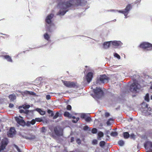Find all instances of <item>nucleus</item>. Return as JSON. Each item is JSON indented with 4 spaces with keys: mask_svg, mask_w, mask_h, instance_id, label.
<instances>
[{
    "mask_svg": "<svg viewBox=\"0 0 152 152\" xmlns=\"http://www.w3.org/2000/svg\"><path fill=\"white\" fill-rule=\"evenodd\" d=\"M54 2L58 3V7L59 10L57 15L60 16L64 15L73 6H84L86 3L84 0H69L65 1L66 0H54Z\"/></svg>",
    "mask_w": 152,
    "mask_h": 152,
    "instance_id": "f257e3e1",
    "label": "nucleus"
},
{
    "mask_svg": "<svg viewBox=\"0 0 152 152\" xmlns=\"http://www.w3.org/2000/svg\"><path fill=\"white\" fill-rule=\"evenodd\" d=\"M132 7L131 4H128L125 9L123 10H107V12H117L119 13H121L124 14L125 16V18H127V15L129 13L130 11L132 9Z\"/></svg>",
    "mask_w": 152,
    "mask_h": 152,
    "instance_id": "f03ea898",
    "label": "nucleus"
},
{
    "mask_svg": "<svg viewBox=\"0 0 152 152\" xmlns=\"http://www.w3.org/2000/svg\"><path fill=\"white\" fill-rule=\"evenodd\" d=\"M142 109L141 111L142 114L145 115H151L150 113L151 109L150 107H148V105L145 103H142Z\"/></svg>",
    "mask_w": 152,
    "mask_h": 152,
    "instance_id": "7ed1b4c3",
    "label": "nucleus"
},
{
    "mask_svg": "<svg viewBox=\"0 0 152 152\" xmlns=\"http://www.w3.org/2000/svg\"><path fill=\"white\" fill-rule=\"evenodd\" d=\"M93 91L94 95L93 97L95 99H99L103 95V92L99 87H96L95 89H94Z\"/></svg>",
    "mask_w": 152,
    "mask_h": 152,
    "instance_id": "20e7f679",
    "label": "nucleus"
},
{
    "mask_svg": "<svg viewBox=\"0 0 152 152\" xmlns=\"http://www.w3.org/2000/svg\"><path fill=\"white\" fill-rule=\"evenodd\" d=\"M109 80V78L106 75H100L97 78L96 83L100 84L101 83H107Z\"/></svg>",
    "mask_w": 152,
    "mask_h": 152,
    "instance_id": "39448f33",
    "label": "nucleus"
},
{
    "mask_svg": "<svg viewBox=\"0 0 152 152\" xmlns=\"http://www.w3.org/2000/svg\"><path fill=\"white\" fill-rule=\"evenodd\" d=\"M141 86L136 80H134L133 83L131 85L130 87V90L131 91L135 92L137 91V90L139 89Z\"/></svg>",
    "mask_w": 152,
    "mask_h": 152,
    "instance_id": "423d86ee",
    "label": "nucleus"
},
{
    "mask_svg": "<svg viewBox=\"0 0 152 152\" xmlns=\"http://www.w3.org/2000/svg\"><path fill=\"white\" fill-rule=\"evenodd\" d=\"M140 47L145 50H152V44L148 42H143L141 44Z\"/></svg>",
    "mask_w": 152,
    "mask_h": 152,
    "instance_id": "0eeeda50",
    "label": "nucleus"
},
{
    "mask_svg": "<svg viewBox=\"0 0 152 152\" xmlns=\"http://www.w3.org/2000/svg\"><path fill=\"white\" fill-rule=\"evenodd\" d=\"M55 134L57 136H61L63 134V129L60 126L55 127L54 129Z\"/></svg>",
    "mask_w": 152,
    "mask_h": 152,
    "instance_id": "6e6552de",
    "label": "nucleus"
},
{
    "mask_svg": "<svg viewBox=\"0 0 152 152\" xmlns=\"http://www.w3.org/2000/svg\"><path fill=\"white\" fill-rule=\"evenodd\" d=\"M54 15L53 14H51L47 16L45 20L46 26L53 23L52 22V19Z\"/></svg>",
    "mask_w": 152,
    "mask_h": 152,
    "instance_id": "1a4fd4ad",
    "label": "nucleus"
},
{
    "mask_svg": "<svg viewBox=\"0 0 152 152\" xmlns=\"http://www.w3.org/2000/svg\"><path fill=\"white\" fill-rule=\"evenodd\" d=\"M8 143V140L6 139L3 140L1 142L0 145V152L4 150Z\"/></svg>",
    "mask_w": 152,
    "mask_h": 152,
    "instance_id": "9d476101",
    "label": "nucleus"
},
{
    "mask_svg": "<svg viewBox=\"0 0 152 152\" xmlns=\"http://www.w3.org/2000/svg\"><path fill=\"white\" fill-rule=\"evenodd\" d=\"M46 30L50 32H51L54 31L56 27L53 23L49 24L46 26Z\"/></svg>",
    "mask_w": 152,
    "mask_h": 152,
    "instance_id": "9b49d317",
    "label": "nucleus"
},
{
    "mask_svg": "<svg viewBox=\"0 0 152 152\" xmlns=\"http://www.w3.org/2000/svg\"><path fill=\"white\" fill-rule=\"evenodd\" d=\"M63 83L65 86L70 88H75L76 86L75 83L73 82L64 81Z\"/></svg>",
    "mask_w": 152,
    "mask_h": 152,
    "instance_id": "f8f14e48",
    "label": "nucleus"
},
{
    "mask_svg": "<svg viewBox=\"0 0 152 152\" xmlns=\"http://www.w3.org/2000/svg\"><path fill=\"white\" fill-rule=\"evenodd\" d=\"M15 119L17 123L20 125L22 126H24L25 125V122L23 119V118L22 117L19 116V117H15Z\"/></svg>",
    "mask_w": 152,
    "mask_h": 152,
    "instance_id": "ddd939ff",
    "label": "nucleus"
},
{
    "mask_svg": "<svg viewBox=\"0 0 152 152\" xmlns=\"http://www.w3.org/2000/svg\"><path fill=\"white\" fill-rule=\"evenodd\" d=\"M111 45L115 47L121 46L123 45L120 41H110Z\"/></svg>",
    "mask_w": 152,
    "mask_h": 152,
    "instance_id": "4468645a",
    "label": "nucleus"
},
{
    "mask_svg": "<svg viewBox=\"0 0 152 152\" xmlns=\"http://www.w3.org/2000/svg\"><path fill=\"white\" fill-rule=\"evenodd\" d=\"M93 73L91 72H88L86 76V79L88 83H90L92 80Z\"/></svg>",
    "mask_w": 152,
    "mask_h": 152,
    "instance_id": "2eb2a0df",
    "label": "nucleus"
},
{
    "mask_svg": "<svg viewBox=\"0 0 152 152\" xmlns=\"http://www.w3.org/2000/svg\"><path fill=\"white\" fill-rule=\"evenodd\" d=\"M144 146L146 149H150L152 148V142L149 141L146 142L144 143Z\"/></svg>",
    "mask_w": 152,
    "mask_h": 152,
    "instance_id": "dca6fc26",
    "label": "nucleus"
},
{
    "mask_svg": "<svg viewBox=\"0 0 152 152\" xmlns=\"http://www.w3.org/2000/svg\"><path fill=\"white\" fill-rule=\"evenodd\" d=\"M25 138L26 140H34L35 138V136L34 135L32 134H29L25 136Z\"/></svg>",
    "mask_w": 152,
    "mask_h": 152,
    "instance_id": "f3484780",
    "label": "nucleus"
},
{
    "mask_svg": "<svg viewBox=\"0 0 152 152\" xmlns=\"http://www.w3.org/2000/svg\"><path fill=\"white\" fill-rule=\"evenodd\" d=\"M15 130L14 128L12 127L10 129L8 136L9 137H12L13 135L15 134Z\"/></svg>",
    "mask_w": 152,
    "mask_h": 152,
    "instance_id": "a211bd4d",
    "label": "nucleus"
},
{
    "mask_svg": "<svg viewBox=\"0 0 152 152\" xmlns=\"http://www.w3.org/2000/svg\"><path fill=\"white\" fill-rule=\"evenodd\" d=\"M2 57L4 59H6L8 62L12 63L13 61L11 56L8 55H3Z\"/></svg>",
    "mask_w": 152,
    "mask_h": 152,
    "instance_id": "6ab92c4d",
    "label": "nucleus"
},
{
    "mask_svg": "<svg viewBox=\"0 0 152 152\" xmlns=\"http://www.w3.org/2000/svg\"><path fill=\"white\" fill-rule=\"evenodd\" d=\"M111 45L110 41L105 42L103 44V47L105 49L108 48Z\"/></svg>",
    "mask_w": 152,
    "mask_h": 152,
    "instance_id": "aec40b11",
    "label": "nucleus"
},
{
    "mask_svg": "<svg viewBox=\"0 0 152 152\" xmlns=\"http://www.w3.org/2000/svg\"><path fill=\"white\" fill-rule=\"evenodd\" d=\"M35 110L38 112L42 115H44L45 114V112L40 108H37L35 109Z\"/></svg>",
    "mask_w": 152,
    "mask_h": 152,
    "instance_id": "412c9836",
    "label": "nucleus"
},
{
    "mask_svg": "<svg viewBox=\"0 0 152 152\" xmlns=\"http://www.w3.org/2000/svg\"><path fill=\"white\" fill-rule=\"evenodd\" d=\"M9 98L10 101H13L16 99V96L15 94H11L9 96Z\"/></svg>",
    "mask_w": 152,
    "mask_h": 152,
    "instance_id": "4be33fe9",
    "label": "nucleus"
},
{
    "mask_svg": "<svg viewBox=\"0 0 152 152\" xmlns=\"http://www.w3.org/2000/svg\"><path fill=\"white\" fill-rule=\"evenodd\" d=\"M64 115L65 116L68 117L69 118H72V115L70 114L68 112H65Z\"/></svg>",
    "mask_w": 152,
    "mask_h": 152,
    "instance_id": "5701e85b",
    "label": "nucleus"
},
{
    "mask_svg": "<svg viewBox=\"0 0 152 152\" xmlns=\"http://www.w3.org/2000/svg\"><path fill=\"white\" fill-rule=\"evenodd\" d=\"M98 139L99 140H101V138L103 136V133L102 132H100L98 134Z\"/></svg>",
    "mask_w": 152,
    "mask_h": 152,
    "instance_id": "b1692460",
    "label": "nucleus"
},
{
    "mask_svg": "<svg viewBox=\"0 0 152 152\" xmlns=\"http://www.w3.org/2000/svg\"><path fill=\"white\" fill-rule=\"evenodd\" d=\"M20 113H24L25 114H28L29 112V110H27L20 109L19 110Z\"/></svg>",
    "mask_w": 152,
    "mask_h": 152,
    "instance_id": "393cba45",
    "label": "nucleus"
},
{
    "mask_svg": "<svg viewBox=\"0 0 152 152\" xmlns=\"http://www.w3.org/2000/svg\"><path fill=\"white\" fill-rule=\"evenodd\" d=\"M44 38L47 40H48L50 38V36L47 33H45L44 35Z\"/></svg>",
    "mask_w": 152,
    "mask_h": 152,
    "instance_id": "a878e982",
    "label": "nucleus"
},
{
    "mask_svg": "<svg viewBox=\"0 0 152 152\" xmlns=\"http://www.w3.org/2000/svg\"><path fill=\"white\" fill-rule=\"evenodd\" d=\"M130 135L128 132L124 133V137L125 139H127L129 137Z\"/></svg>",
    "mask_w": 152,
    "mask_h": 152,
    "instance_id": "bb28decb",
    "label": "nucleus"
},
{
    "mask_svg": "<svg viewBox=\"0 0 152 152\" xmlns=\"http://www.w3.org/2000/svg\"><path fill=\"white\" fill-rule=\"evenodd\" d=\"M110 135L111 136L115 137L118 135V133L116 132H113L110 133Z\"/></svg>",
    "mask_w": 152,
    "mask_h": 152,
    "instance_id": "cd10ccee",
    "label": "nucleus"
},
{
    "mask_svg": "<svg viewBox=\"0 0 152 152\" xmlns=\"http://www.w3.org/2000/svg\"><path fill=\"white\" fill-rule=\"evenodd\" d=\"M118 144L120 146H123L124 144V142L123 140H121L118 142Z\"/></svg>",
    "mask_w": 152,
    "mask_h": 152,
    "instance_id": "c85d7f7f",
    "label": "nucleus"
},
{
    "mask_svg": "<svg viewBox=\"0 0 152 152\" xmlns=\"http://www.w3.org/2000/svg\"><path fill=\"white\" fill-rule=\"evenodd\" d=\"M145 100L146 101L148 102L149 101V95L147 93L146 94V95L145 97Z\"/></svg>",
    "mask_w": 152,
    "mask_h": 152,
    "instance_id": "c756f323",
    "label": "nucleus"
},
{
    "mask_svg": "<svg viewBox=\"0 0 152 152\" xmlns=\"http://www.w3.org/2000/svg\"><path fill=\"white\" fill-rule=\"evenodd\" d=\"M129 137L131 139H135L136 138V135L133 133L131 134Z\"/></svg>",
    "mask_w": 152,
    "mask_h": 152,
    "instance_id": "7c9ffc66",
    "label": "nucleus"
},
{
    "mask_svg": "<svg viewBox=\"0 0 152 152\" xmlns=\"http://www.w3.org/2000/svg\"><path fill=\"white\" fill-rule=\"evenodd\" d=\"M105 142L104 141H101L99 143V145L100 146L103 147L105 145Z\"/></svg>",
    "mask_w": 152,
    "mask_h": 152,
    "instance_id": "2f4dec72",
    "label": "nucleus"
},
{
    "mask_svg": "<svg viewBox=\"0 0 152 152\" xmlns=\"http://www.w3.org/2000/svg\"><path fill=\"white\" fill-rule=\"evenodd\" d=\"M85 121L87 122H90L91 119V118L88 116H86V117L85 119Z\"/></svg>",
    "mask_w": 152,
    "mask_h": 152,
    "instance_id": "473e14b6",
    "label": "nucleus"
},
{
    "mask_svg": "<svg viewBox=\"0 0 152 152\" xmlns=\"http://www.w3.org/2000/svg\"><path fill=\"white\" fill-rule=\"evenodd\" d=\"M30 107L29 105L27 104L23 106V108L24 109L26 110V109H28Z\"/></svg>",
    "mask_w": 152,
    "mask_h": 152,
    "instance_id": "72a5a7b5",
    "label": "nucleus"
},
{
    "mask_svg": "<svg viewBox=\"0 0 152 152\" xmlns=\"http://www.w3.org/2000/svg\"><path fill=\"white\" fill-rule=\"evenodd\" d=\"M59 115V113L58 112H57L56 113L55 115L53 116V119H55L57 118Z\"/></svg>",
    "mask_w": 152,
    "mask_h": 152,
    "instance_id": "f704fd0d",
    "label": "nucleus"
},
{
    "mask_svg": "<svg viewBox=\"0 0 152 152\" xmlns=\"http://www.w3.org/2000/svg\"><path fill=\"white\" fill-rule=\"evenodd\" d=\"M87 116V115L85 113H82L80 115V117L81 118L85 119Z\"/></svg>",
    "mask_w": 152,
    "mask_h": 152,
    "instance_id": "c9c22d12",
    "label": "nucleus"
},
{
    "mask_svg": "<svg viewBox=\"0 0 152 152\" xmlns=\"http://www.w3.org/2000/svg\"><path fill=\"white\" fill-rule=\"evenodd\" d=\"M114 55L115 57L117 58L118 59H120L121 58L120 56L117 53H114Z\"/></svg>",
    "mask_w": 152,
    "mask_h": 152,
    "instance_id": "e433bc0d",
    "label": "nucleus"
},
{
    "mask_svg": "<svg viewBox=\"0 0 152 152\" xmlns=\"http://www.w3.org/2000/svg\"><path fill=\"white\" fill-rule=\"evenodd\" d=\"M97 132V129L96 128H94L92 130V133L93 134H96Z\"/></svg>",
    "mask_w": 152,
    "mask_h": 152,
    "instance_id": "4c0bfd02",
    "label": "nucleus"
},
{
    "mask_svg": "<svg viewBox=\"0 0 152 152\" xmlns=\"http://www.w3.org/2000/svg\"><path fill=\"white\" fill-rule=\"evenodd\" d=\"M31 122L30 121H28L26 122V125L28 126H31Z\"/></svg>",
    "mask_w": 152,
    "mask_h": 152,
    "instance_id": "58836bf2",
    "label": "nucleus"
},
{
    "mask_svg": "<svg viewBox=\"0 0 152 152\" xmlns=\"http://www.w3.org/2000/svg\"><path fill=\"white\" fill-rule=\"evenodd\" d=\"M79 118H76L75 120H72V122L74 123H76L77 122L79 121Z\"/></svg>",
    "mask_w": 152,
    "mask_h": 152,
    "instance_id": "ea45409f",
    "label": "nucleus"
},
{
    "mask_svg": "<svg viewBox=\"0 0 152 152\" xmlns=\"http://www.w3.org/2000/svg\"><path fill=\"white\" fill-rule=\"evenodd\" d=\"M35 121H36L38 122H41L42 121V119H41V118H36L35 119Z\"/></svg>",
    "mask_w": 152,
    "mask_h": 152,
    "instance_id": "a19ab883",
    "label": "nucleus"
},
{
    "mask_svg": "<svg viewBox=\"0 0 152 152\" xmlns=\"http://www.w3.org/2000/svg\"><path fill=\"white\" fill-rule=\"evenodd\" d=\"M89 129V128L88 126L86 125L83 128V129L85 131L87 130L88 129Z\"/></svg>",
    "mask_w": 152,
    "mask_h": 152,
    "instance_id": "79ce46f5",
    "label": "nucleus"
},
{
    "mask_svg": "<svg viewBox=\"0 0 152 152\" xmlns=\"http://www.w3.org/2000/svg\"><path fill=\"white\" fill-rule=\"evenodd\" d=\"M76 141L77 143L79 145H80L81 143V141L79 138H77L76 139Z\"/></svg>",
    "mask_w": 152,
    "mask_h": 152,
    "instance_id": "37998d69",
    "label": "nucleus"
},
{
    "mask_svg": "<svg viewBox=\"0 0 152 152\" xmlns=\"http://www.w3.org/2000/svg\"><path fill=\"white\" fill-rule=\"evenodd\" d=\"M92 144L93 145H96L97 144V140H94L92 142Z\"/></svg>",
    "mask_w": 152,
    "mask_h": 152,
    "instance_id": "c03bdc74",
    "label": "nucleus"
},
{
    "mask_svg": "<svg viewBox=\"0 0 152 152\" xmlns=\"http://www.w3.org/2000/svg\"><path fill=\"white\" fill-rule=\"evenodd\" d=\"M110 120H112V118H110L107 121V124L108 126H109L111 125V123L110 122Z\"/></svg>",
    "mask_w": 152,
    "mask_h": 152,
    "instance_id": "a18cd8bd",
    "label": "nucleus"
},
{
    "mask_svg": "<svg viewBox=\"0 0 152 152\" xmlns=\"http://www.w3.org/2000/svg\"><path fill=\"white\" fill-rule=\"evenodd\" d=\"M72 108L71 106L70 105H68L67 106L66 109L67 110H70Z\"/></svg>",
    "mask_w": 152,
    "mask_h": 152,
    "instance_id": "49530a36",
    "label": "nucleus"
},
{
    "mask_svg": "<svg viewBox=\"0 0 152 152\" xmlns=\"http://www.w3.org/2000/svg\"><path fill=\"white\" fill-rule=\"evenodd\" d=\"M30 122H31V125H34L35 123L36 122L35 119H33L31 121H30Z\"/></svg>",
    "mask_w": 152,
    "mask_h": 152,
    "instance_id": "de8ad7c7",
    "label": "nucleus"
},
{
    "mask_svg": "<svg viewBox=\"0 0 152 152\" xmlns=\"http://www.w3.org/2000/svg\"><path fill=\"white\" fill-rule=\"evenodd\" d=\"M50 96L49 95H47L46 96V99L47 100H49L50 99Z\"/></svg>",
    "mask_w": 152,
    "mask_h": 152,
    "instance_id": "09e8293b",
    "label": "nucleus"
},
{
    "mask_svg": "<svg viewBox=\"0 0 152 152\" xmlns=\"http://www.w3.org/2000/svg\"><path fill=\"white\" fill-rule=\"evenodd\" d=\"M9 107L10 108H12L13 107H14V104H12L10 103L9 104Z\"/></svg>",
    "mask_w": 152,
    "mask_h": 152,
    "instance_id": "8fccbe9b",
    "label": "nucleus"
},
{
    "mask_svg": "<svg viewBox=\"0 0 152 152\" xmlns=\"http://www.w3.org/2000/svg\"><path fill=\"white\" fill-rule=\"evenodd\" d=\"M105 115L106 117H108L110 115V114L106 112L105 113Z\"/></svg>",
    "mask_w": 152,
    "mask_h": 152,
    "instance_id": "3c124183",
    "label": "nucleus"
},
{
    "mask_svg": "<svg viewBox=\"0 0 152 152\" xmlns=\"http://www.w3.org/2000/svg\"><path fill=\"white\" fill-rule=\"evenodd\" d=\"M45 127H43L42 128V132H45Z\"/></svg>",
    "mask_w": 152,
    "mask_h": 152,
    "instance_id": "603ef678",
    "label": "nucleus"
},
{
    "mask_svg": "<svg viewBox=\"0 0 152 152\" xmlns=\"http://www.w3.org/2000/svg\"><path fill=\"white\" fill-rule=\"evenodd\" d=\"M47 112L49 114H51L53 112L52 111L50 110H48Z\"/></svg>",
    "mask_w": 152,
    "mask_h": 152,
    "instance_id": "864d4df0",
    "label": "nucleus"
},
{
    "mask_svg": "<svg viewBox=\"0 0 152 152\" xmlns=\"http://www.w3.org/2000/svg\"><path fill=\"white\" fill-rule=\"evenodd\" d=\"M74 141V138L73 137H72L70 139V142H73Z\"/></svg>",
    "mask_w": 152,
    "mask_h": 152,
    "instance_id": "5fc2aeb1",
    "label": "nucleus"
},
{
    "mask_svg": "<svg viewBox=\"0 0 152 152\" xmlns=\"http://www.w3.org/2000/svg\"><path fill=\"white\" fill-rule=\"evenodd\" d=\"M14 147L17 149V150L19 148L16 145L14 144L13 145Z\"/></svg>",
    "mask_w": 152,
    "mask_h": 152,
    "instance_id": "6e6d98bb",
    "label": "nucleus"
},
{
    "mask_svg": "<svg viewBox=\"0 0 152 152\" xmlns=\"http://www.w3.org/2000/svg\"><path fill=\"white\" fill-rule=\"evenodd\" d=\"M0 34H2V35H5V36H6V37H9V36L8 35H7V34H3L2 33H0Z\"/></svg>",
    "mask_w": 152,
    "mask_h": 152,
    "instance_id": "4d7b16f0",
    "label": "nucleus"
},
{
    "mask_svg": "<svg viewBox=\"0 0 152 152\" xmlns=\"http://www.w3.org/2000/svg\"><path fill=\"white\" fill-rule=\"evenodd\" d=\"M140 1H138V0H136V1H135V4H137V3H138V2H139V3H140Z\"/></svg>",
    "mask_w": 152,
    "mask_h": 152,
    "instance_id": "13d9d810",
    "label": "nucleus"
},
{
    "mask_svg": "<svg viewBox=\"0 0 152 152\" xmlns=\"http://www.w3.org/2000/svg\"><path fill=\"white\" fill-rule=\"evenodd\" d=\"M54 115V114L53 113V112L52 113H51V116H53Z\"/></svg>",
    "mask_w": 152,
    "mask_h": 152,
    "instance_id": "bf43d9fd",
    "label": "nucleus"
},
{
    "mask_svg": "<svg viewBox=\"0 0 152 152\" xmlns=\"http://www.w3.org/2000/svg\"><path fill=\"white\" fill-rule=\"evenodd\" d=\"M72 118L73 119H76V118L74 116H73L72 117Z\"/></svg>",
    "mask_w": 152,
    "mask_h": 152,
    "instance_id": "052dcab7",
    "label": "nucleus"
},
{
    "mask_svg": "<svg viewBox=\"0 0 152 152\" xmlns=\"http://www.w3.org/2000/svg\"><path fill=\"white\" fill-rule=\"evenodd\" d=\"M17 151L18 152H21L20 149L19 148L17 150Z\"/></svg>",
    "mask_w": 152,
    "mask_h": 152,
    "instance_id": "680f3d73",
    "label": "nucleus"
},
{
    "mask_svg": "<svg viewBox=\"0 0 152 152\" xmlns=\"http://www.w3.org/2000/svg\"><path fill=\"white\" fill-rule=\"evenodd\" d=\"M146 152H152V150H151L149 151H147Z\"/></svg>",
    "mask_w": 152,
    "mask_h": 152,
    "instance_id": "e2e57ef3",
    "label": "nucleus"
},
{
    "mask_svg": "<svg viewBox=\"0 0 152 152\" xmlns=\"http://www.w3.org/2000/svg\"><path fill=\"white\" fill-rule=\"evenodd\" d=\"M116 21V19H114V20H113V21Z\"/></svg>",
    "mask_w": 152,
    "mask_h": 152,
    "instance_id": "0e129e2a",
    "label": "nucleus"
},
{
    "mask_svg": "<svg viewBox=\"0 0 152 152\" xmlns=\"http://www.w3.org/2000/svg\"><path fill=\"white\" fill-rule=\"evenodd\" d=\"M151 99H152V96H151Z\"/></svg>",
    "mask_w": 152,
    "mask_h": 152,
    "instance_id": "69168bd1",
    "label": "nucleus"
},
{
    "mask_svg": "<svg viewBox=\"0 0 152 152\" xmlns=\"http://www.w3.org/2000/svg\"><path fill=\"white\" fill-rule=\"evenodd\" d=\"M151 88V89H152V86H151V88Z\"/></svg>",
    "mask_w": 152,
    "mask_h": 152,
    "instance_id": "338daca9",
    "label": "nucleus"
},
{
    "mask_svg": "<svg viewBox=\"0 0 152 152\" xmlns=\"http://www.w3.org/2000/svg\"><path fill=\"white\" fill-rule=\"evenodd\" d=\"M69 152H75L74 151H70Z\"/></svg>",
    "mask_w": 152,
    "mask_h": 152,
    "instance_id": "774afa93",
    "label": "nucleus"
}]
</instances>
